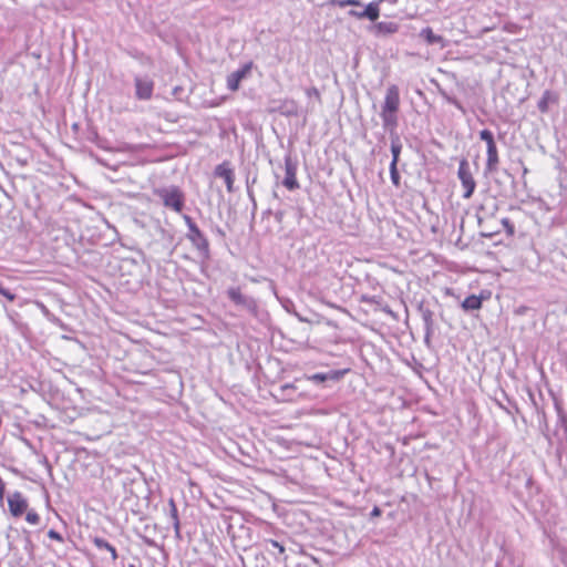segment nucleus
<instances>
[{
  "label": "nucleus",
  "mask_w": 567,
  "mask_h": 567,
  "mask_svg": "<svg viewBox=\"0 0 567 567\" xmlns=\"http://www.w3.org/2000/svg\"><path fill=\"white\" fill-rule=\"evenodd\" d=\"M155 194L163 200V204L179 213L184 206V195L176 186L164 187L155 190Z\"/></svg>",
  "instance_id": "nucleus-1"
},
{
  "label": "nucleus",
  "mask_w": 567,
  "mask_h": 567,
  "mask_svg": "<svg viewBox=\"0 0 567 567\" xmlns=\"http://www.w3.org/2000/svg\"><path fill=\"white\" fill-rule=\"evenodd\" d=\"M184 220L188 227L187 238L193 246L204 256L209 252V244L204 234L199 230L196 224L187 215L184 216Z\"/></svg>",
  "instance_id": "nucleus-2"
},
{
  "label": "nucleus",
  "mask_w": 567,
  "mask_h": 567,
  "mask_svg": "<svg viewBox=\"0 0 567 567\" xmlns=\"http://www.w3.org/2000/svg\"><path fill=\"white\" fill-rule=\"evenodd\" d=\"M457 176L461 181L462 187L464 189L463 198L468 199L472 197L476 183L473 178L470 164L466 159H462L458 165Z\"/></svg>",
  "instance_id": "nucleus-3"
},
{
  "label": "nucleus",
  "mask_w": 567,
  "mask_h": 567,
  "mask_svg": "<svg viewBox=\"0 0 567 567\" xmlns=\"http://www.w3.org/2000/svg\"><path fill=\"white\" fill-rule=\"evenodd\" d=\"M252 66V62H247L240 69L231 72L226 79L227 89L236 92L240 86V82L250 75Z\"/></svg>",
  "instance_id": "nucleus-4"
},
{
  "label": "nucleus",
  "mask_w": 567,
  "mask_h": 567,
  "mask_svg": "<svg viewBox=\"0 0 567 567\" xmlns=\"http://www.w3.org/2000/svg\"><path fill=\"white\" fill-rule=\"evenodd\" d=\"M282 184L289 190L299 188V183L297 181V164L292 162L290 157H286L285 159V178Z\"/></svg>",
  "instance_id": "nucleus-5"
},
{
  "label": "nucleus",
  "mask_w": 567,
  "mask_h": 567,
  "mask_svg": "<svg viewBox=\"0 0 567 567\" xmlns=\"http://www.w3.org/2000/svg\"><path fill=\"white\" fill-rule=\"evenodd\" d=\"M10 513L19 517L28 509V502L20 492H14L8 497Z\"/></svg>",
  "instance_id": "nucleus-6"
},
{
  "label": "nucleus",
  "mask_w": 567,
  "mask_h": 567,
  "mask_svg": "<svg viewBox=\"0 0 567 567\" xmlns=\"http://www.w3.org/2000/svg\"><path fill=\"white\" fill-rule=\"evenodd\" d=\"M400 106V93L395 85L388 87L382 111L396 113Z\"/></svg>",
  "instance_id": "nucleus-7"
},
{
  "label": "nucleus",
  "mask_w": 567,
  "mask_h": 567,
  "mask_svg": "<svg viewBox=\"0 0 567 567\" xmlns=\"http://www.w3.org/2000/svg\"><path fill=\"white\" fill-rule=\"evenodd\" d=\"M400 25L392 21L377 22L369 28V31L375 37L391 35L399 31Z\"/></svg>",
  "instance_id": "nucleus-8"
},
{
  "label": "nucleus",
  "mask_w": 567,
  "mask_h": 567,
  "mask_svg": "<svg viewBox=\"0 0 567 567\" xmlns=\"http://www.w3.org/2000/svg\"><path fill=\"white\" fill-rule=\"evenodd\" d=\"M154 83L147 78L135 79V94L140 100H150L153 94Z\"/></svg>",
  "instance_id": "nucleus-9"
},
{
  "label": "nucleus",
  "mask_w": 567,
  "mask_h": 567,
  "mask_svg": "<svg viewBox=\"0 0 567 567\" xmlns=\"http://www.w3.org/2000/svg\"><path fill=\"white\" fill-rule=\"evenodd\" d=\"M227 295L229 299L238 306H243L249 310H252L256 307L255 300L243 295L238 288H229L227 290Z\"/></svg>",
  "instance_id": "nucleus-10"
},
{
  "label": "nucleus",
  "mask_w": 567,
  "mask_h": 567,
  "mask_svg": "<svg viewBox=\"0 0 567 567\" xmlns=\"http://www.w3.org/2000/svg\"><path fill=\"white\" fill-rule=\"evenodd\" d=\"M216 176L224 179L228 192L233 190V184H234V172L230 168L228 163H221L218 165L215 169Z\"/></svg>",
  "instance_id": "nucleus-11"
},
{
  "label": "nucleus",
  "mask_w": 567,
  "mask_h": 567,
  "mask_svg": "<svg viewBox=\"0 0 567 567\" xmlns=\"http://www.w3.org/2000/svg\"><path fill=\"white\" fill-rule=\"evenodd\" d=\"M383 0L372 1L365 6V9L362 11L363 19H369L370 21H377L380 17V3Z\"/></svg>",
  "instance_id": "nucleus-12"
},
{
  "label": "nucleus",
  "mask_w": 567,
  "mask_h": 567,
  "mask_svg": "<svg viewBox=\"0 0 567 567\" xmlns=\"http://www.w3.org/2000/svg\"><path fill=\"white\" fill-rule=\"evenodd\" d=\"M486 152H487L486 168L488 172H494V171H496L498 162H499L496 144L486 146Z\"/></svg>",
  "instance_id": "nucleus-13"
},
{
  "label": "nucleus",
  "mask_w": 567,
  "mask_h": 567,
  "mask_svg": "<svg viewBox=\"0 0 567 567\" xmlns=\"http://www.w3.org/2000/svg\"><path fill=\"white\" fill-rule=\"evenodd\" d=\"M420 35L425 39L429 44L440 43L444 47V40L441 35L434 34L431 28H424Z\"/></svg>",
  "instance_id": "nucleus-14"
},
{
  "label": "nucleus",
  "mask_w": 567,
  "mask_h": 567,
  "mask_svg": "<svg viewBox=\"0 0 567 567\" xmlns=\"http://www.w3.org/2000/svg\"><path fill=\"white\" fill-rule=\"evenodd\" d=\"M464 310H477L482 307V299L475 295L466 297L462 303Z\"/></svg>",
  "instance_id": "nucleus-15"
},
{
  "label": "nucleus",
  "mask_w": 567,
  "mask_h": 567,
  "mask_svg": "<svg viewBox=\"0 0 567 567\" xmlns=\"http://www.w3.org/2000/svg\"><path fill=\"white\" fill-rule=\"evenodd\" d=\"M381 117H382V121H383V125L386 128H391L392 130L398 124L396 113H394V112L382 111L381 112Z\"/></svg>",
  "instance_id": "nucleus-16"
},
{
  "label": "nucleus",
  "mask_w": 567,
  "mask_h": 567,
  "mask_svg": "<svg viewBox=\"0 0 567 567\" xmlns=\"http://www.w3.org/2000/svg\"><path fill=\"white\" fill-rule=\"evenodd\" d=\"M94 544L97 548L107 550L111 554L113 560L117 558L116 549L105 539L95 538Z\"/></svg>",
  "instance_id": "nucleus-17"
},
{
  "label": "nucleus",
  "mask_w": 567,
  "mask_h": 567,
  "mask_svg": "<svg viewBox=\"0 0 567 567\" xmlns=\"http://www.w3.org/2000/svg\"><path fill=\"white\" fill-rule=\"evenodd\" d=\"M402 150L399 137H395L391 142L392 162L391 164L398 165L399 156Z\"/></svg>",
  "instance_id": "nucleus-18"
},
{
  "label": "nucleus",
  "mask_w": 567,
  "mask_h": 567,
  "mask_svg": "<svg viewBox=\"0 0 567 567\" xmlns=\"http://www.w3.org/2000/svg\"><path fill=\"white\" fill-rule=\"evenodd\" d=\"M480 137H481L482 141H484L486 143V146L496 144L495 141H494L493 133L491 131H488V130L481 131L480 132Z\"/></svg>",
  "instance_id": "nucleus-19"
},
{
  "label": "nucleus",
  "mask_w": 567,
  "mask_h": 567,
  "mask_svg": "<svg viewBox=\"0 0 567 567\" xmlns=\"http://www.w3.org/2000/svg\"><path fill=\"white\" fill-rule=\"evenodd\" d=\"M329 2L340 8H344L348 6H361V2L359 0H329Z\"/></svg>",
  "instance_id": "nucleus-20"
},
{
  "label": "nucleus",
  "mask_w": 567,
  "mask_h": 567,
  "mask_svg": "<svg viewBox=\"0 0 567 567\" xmlns=\"http://www.w3.org/2000/svg\"><path fill=\"white\" fill-rule=\"evenodd\" d=\"M169 506H171V514H172V518L174 520L175 529L178 530L179 529V520H178V515H177V508H176V505L173 499L169 501Z\"/></svg>",
  "instance_id": "nucleus-21"
},
{
  "label": "nucleus",
  "mask_w": 567,
  "mask_h": 567,
  "mask_svg": "<svg viewBox=\"0 0 567 567\" xmlns=\"http://www.w3.org/2000/svg\"><path fill=\"white\" fill-rule=\"evenodd\" d=\"M25 520L31 525H37L40 522V516L34 511H29Z\"/></svg>",
  "instance_id": "nucleus-22"
},
{
  "label": "nucleus",
  "mask_w": 567,
  "mask_h": 567,
  "mask_svg": "<svg viewBox=\"0 0 567 567\" xmlns=\"http://www.w3.org/2000/svg\"><path fill=\"white\" fill-rule=\"evenodd\" d=\"M390 175H391V179H392L393 184L398 186L399 181H400V175H399L396 165L390 164Z\"/></svg>",
  "instance_id": "nucleus-23"
},
{
  "label": "nucleus",
  "mask_w": 567,
  "mask_h": 567,
  "mask_svg": "<svg viewBox=\"0 0 567 567\" xmlns=\"http://www.w3.org/2000/svg\"><path fill=\"white\" fill-rule=\"evenodd\" d=\"M329 379L328 374L324 373H316L308 377V380H311L313 382H324Z\"/></svg>",
  "instance_id": "nucleus-24"
},
{
  "label": "nucleus",
  "mask_w": 567,
  "mask_h": 567,
  "mask_svg": "<svg viewBox=\"0 0 567 567\" xmlns=\"http://www.w3.org/2000/svg\"><path fill=\"white\" fill-rule=\"evenodd\" d=\"M0 295H2L9 301H13L16 299V296L12 292H10L7 288H4L1 282H0Z\"/></svg>",
  "instance_id": "nucleus-25"
},
{
  "label": "nucleus",
  "mask_w": 567,
  "mask_h": 567,
  "mask_svg": "<svg viewBox=\"0 0 567 567\" xmlns=\"http://www.w3.org/2000/svg\"><path fill=\"white\" fill-rule=\"evenodd\" d=\"M48 536L51 538V539H55V540H59L61 542L62 540V537L61 535L55 532L54 529H50L49 533H48Z\"/></svg>",
  "instance_id": "nucleus-26"
},
{
  "label": "nucleus",
  "mask_w": 567,
  "mask_h": 567,
  "mask_svg": "<svg viewBox=\"0 0 567 567\" xmlns=\"http://www.w3.org/2000/svg\"><path fill=\"white\" fill-rule=\"evenodd\" d=\"M270 545L275 548V549H278L279 553H284L285 551V547L282 545H280L277 540H270L269 542Z\"/></svg>",
  "instance_id": "nucleus-27"
},
{
  "label": "nucleus",
  "mask_w": 567,
  "mask_h": 567,
  "mask_svg": "<svg viewBox=\"0 0 567 567\" xmlns=\"http://www.w3.org/2000/svg\"><path fill=\"white\" fill-rule=\"evenodd\" d=\"M538 109L542 111V112H546L547 111V102H546V99H542L539 102H538Z\"/></svg>",
  "instance_id": "nucleus-28"
},
{
  "label": "nucleus",
  "mask_w": 567,
  "mask_h": 567,
  "mask_svg": "<svg viewBox=\"0 0 567 567\" xmlns=\"http://www.w3.org/2000/svg\"><path fill=\"white\" fill-rule=\"evenodd\" d=\"M349 16L354 17L357 19H363L362 11L350 10Z\"/></svg>",
  "instance_id": "nucleus-29"
},
{
  "label": "nucleus",
  "mask_w": 567,
  "mask_h": 567,
  "mask_svg": "<svg viewBox=\"0 0 567 567\" xmlns=\"http://www.w3.org/2000/svg\"><path fill=\"white\" fill-rule=\"evenodd\" d=\"M4 489H6L4 482H3V481H2V478L0 477V499L3 497Z\"/></svg>",
  "instance_id": "nucleus-30"
},
{
  "label": "nucleus",
  "mask_w": 567,
  "mask_h": 567,
  "mask_svg": "<svg viewBox=\"0 0 567 567\" xmlns=\"http://www.w3.org/2000/svg\"><path fill=\"white\" fill-rule=\"evenodd\" d=\"M381 515V511L379 507H374L371 512V516L375 517V516H380Z\"/></svg>",
  "instance_id": "nucleus-31"
},
{
  "label": "nucleus",
  "mask_w": 567,
  "mask_h": 567,
  "mask_svg": "<svg viewBox=\"0 0 567 567\" xmlns=\"http://www.w3.org/2000/svg\"><path fill=\"white\" fill-rule=\"evenodd\" d=\"M313 93H316V94H317V90H315V89H313V90H311V91H308V94H310V95H313Z\"/></svg>",
  "instance_id": "nucleus-32"
},
{
  "label": "nucleus",
  "mask_w": 567,
  "mask_h": 567,
  "mask_svg": "<svg viewBox=\"0 0 567 567\" xmlns=\"http://www.w3.org/2000/svg\"><path fill=\"white\" fill-rule=\"evenodd\" d=\"M313 93H316V94H317V90H315V89H313V90H311V91H308V94H310V95H313Z\"/></svg>",
  "instance_id": "nucleus-33"
}]
</instances>
